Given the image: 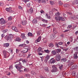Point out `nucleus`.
Returning a JSON list of instances; mask_svg holds the SVG:
<instances>
[{
  "label": "nucleus",
  "instance_id": "obj_1",
  "mask_svg": "<svg viewBox=\"0 0 78 78\" xmlns=\"http://www.w3.org/2000/svg\"><path fill=\"white\" fill-rule=\"evenodd\" d=\"M15 67L17 70L19 71L20 72H22V70H21L22 69V63H20H20L15 65Z\"/></svg>",
  "mask_w": 78,
  "mask_h": 78
},
{
  "label": "nucleus",
  "instance_id": "obj_27",
  "mask_svg": "<svg viewBox=\"0 0 78 78\" xmlns=\"http://www.w3.org/2000/svg\"><path fill=\"white\" fill-rule=\"evenodd\" d=\"M43 41L44 43H47V39L44 38L43 39Z\"/></svg>",
  "mask_w": 78,
  "mask_h": 78
},
{
  "label": "nucleus",
  "instance_id": "obj_20",
  "mask_svg": "<svg viewBox=\"0 0 78 78\" xmlns=\"http://www.w3.org/2000/svg\"><path fill=\"white\" fill-rule=\"evenodd\" d=\"M55 37L56 36H55V34H53L51 35L50 38L52 39H53L55 38Z\"/></svg>",
  "mask_w": 78,
  "mask_h": 78
},
{
  "label": "nucleus",
  "instance_id": "obj_61",
  "mask_svg": "<svg viewBox=\"0 0 78 78\" xmlns=\"http://www.w3.org/2000/svg\"><path fill=\"white\" fill-rule=\"evenodd\" d=\"M64 7H67L68 6V5L67 4H65L64 5Z\"/></svg>",
  "mask_w": 78,
  "mask_h": 78
},
{
  "label": "nucleus",
  "instance_id": "obj_56",
  "mask_svg": "<svg viewBox=\"0 0 78 78\" xmlns=\"http://www.w3.org/2000/svg\"><path fill=\"white\" fill-rule=\"evenodd\" d=\"M55 45H56V46H57V47L59 48V45H58V43H56Z\"/></svg>",
  "mask_w": 78,
  "mask_h": 78
},
{
  "label": "nucleus",
  "instance_id": "obj_30",
  "mask_svg": "<svg viewBox=\"0 0 78 78\" xmlns=\"http://www.w3.org/2000/svg\"><path fill=\"white\" fill-rule=\"evenodd\" d=\"M48 46L49 47L52 48L53 47V46H54V45H53V43H50L49 44Z\"/></svg>",
  "mask_w": 78,
  "mask_h": 78
},
{
  "label": "nucleus",
  "instance_id": "obj_16",
  "mask_svg": "<svg viewBox=\"0 0 78 78\" xmlns=\"http://www.w3.org/2000/svg\"><path fill=\"white\" fill-rule=\"evenodd\" d=\"M57 66H59L60 70H62V68L63 67V65H61L59 63H58L57 64Z\"/></svg>",
  "mask_w": 78,
  "mask_h": 78
},
{
  "label": "nucleus",
  "instance_id": "obj_57",
  "mask_svg": "<svg viewBox=\"0 0 78 78\" xmlns=\"http://www.w3.org/2000/svg\"><path fill=\"white\" fill-rule=\"evenodd\" d=\"M27 68H25L24 69V72H27Z\"/></svg>",
  "mask_w": 78,
  "mask_h": 78
},
{
  "label": "nucleus",
  "instance_id": "obj_8",
  "mask_svg": "<svg viewBox=\"0 0 78 78\" xmlns=\"http://www.w3.org/2000/svg\"><path fill=\"white\" fill-rule=\"evenodd\" d=\"M61 59V55L59 54L57 55L56 57V60L57 61H59Z\"/></svg>",
  "mask_w": 78,
  "mask_h": 78
},
{
  "label": "nucleus",
  "instance_id": "obj_37",
  "mask_svg": "<svg viewBox=\"0 0 78 78\" xmlns=\"http://www.w3.org/2000/svg\"><path fill=\"white\" fill-rule=\"evenodd\" d=\"M44 70H45L46 72H48V67H45L44 68Z\"/></svg>",
  "mask_w": 78,
  "mask_h": 78
},
{
  "label": "nucleus",
  "instance_id": "obj_46",
  "mask_svg": "<svg viewBox=\"0 0 78 78\" xmlns=\"http://www.w3.org/2000/svg\"><path fill=\"white\" fill-rule=\"evenodd\" d=\"M72 27V26L71 25H69L68 27V28H71Z\"/></svg>",
  "mask_w": 78,
  "mask_h": 78
},
{
  "label": "nucleus",
  "instance_id": "obj_52",
  "mask_svg": "<svg viewBox=\"0 0 78 78\" xmlns=\"http://www.w3.org/2000/svg\"><path fill=\"white\" fill-rule=\"evenodd\" d=\"M40 34H41V32H40V31H38L37 33V36H39L40 35Z\"/></svg>",
  "mask_w": 78,
  "mask_h": 78
},
{
  "label": "nucleus",
  "instance_id": "obj_17",
  "mask_svg": "<svg viewBox=\"0 0 78 78\" xmlns=\"http://www.w3.org/2000/svg\"><path fill=\"white\" fill-rule=\"evenodd\" d=\"M45 17L46 18L48 19H51V16L48 13L46 14Z\"/></svg>",
  "mask_w": 78,
  "mask_h": 78
},
{
  "label": "nucleus",
  "instance_id": "obj_58",
  "mask_svg": "<svg viewBox=\"0 0 78 78\" xmlns=\"http://www.w3.org/2000/svg\"><path fill=\"white\" fill-rule=\"evenodd\" d=\"M52 11L53 12L55 11H58V10H57V9H52Z\"/></svg>",
  "mask_w": 78,
  "mask_h": 78
},
{
  "label": "nucleus",
  "instance_id": "obj_2",
  "mask_svg": "<svg viewBox=\"0 0 78 78\" xmlns=\"http://www.w3.org/2000/svg\"><path fill=\"white\" fill-rule=\"evenodd\" d=\"M13 37V35L12 34H10L9 36L6 35L4 37V39L7 41H10L11 39Z\"/></svg>",
  "mask_w": 78,
  "mask_h": 78
},
{
  "label": "nucleus",
  "instance_id": "obj_35",
  "mask_svg": "<svg viewBox=\"0 0 78 78\" xmlns=\"http://www.w3.org/2000/svg\"><path fill=\"white\" fill-rule=\"evenodd\" d=\"M27 34H28V36H33V34L30 32L28 33Z\"/></svg>",
  "mask_w": 78,
  "mask_h": 78
},
{
  "label": "nucleus",
  "instance_id": "obj_62",
  "mask_svg": "<svg viewBox=\"0 0 78 78\" xmlns=\"http://www.w3.org/2000/svg\"><path fill=\"white\" fill-rule=\"evenodd\" d=\"M75 18L78 19V15L75 16Z\"/></svg>",
  "mask_w": 78,
  "mask_h": 78
},
{
  "label": "nucleus",
  "instance_id": "obj_14",
  "mask_svg": "<svg viewBox=\"0 0 78 78\" xmlns=\"http://www.w3.org/2000/svg\"><path fill=\"white\" fill-rule=\"evenodd\" d=\"M12 29L13 30H14L15 31H16V32H18V30H17V29L16 27L15 26H13L12 27Z\"/></svg>",
  "mask_w": 78,
  "mask_h": 78
},
{
  "label": "nucleus",
  "instance_id": "obj_50",
  "mask_svg": "<svg viewBox=\"0 0 78 78\" xmlns=\"http://www.w3.org/2000/svg\"><path fill=\"white\" fill-rule=\"evenodd\" d=\"M48 0H47V1H48ZM42 2L44 3H46V1H45V0H42Z\"/></svg>",
  "mask_w": 78,
  "mask_h": 78
},
{
  "label": "nucleus",
  "instance_id": "obj_33",
  "mask_svg": "<svg viewBox=\"0 0 78 78\" xmlns=\"http://www.w3.org/2000/svg\"><path fill=\"white\" fill-rule=\"evenodd\" d=\"M55 14L56 16H60L61 15V13L58 12L57 13H55Z\"/></svg>",
  "mask_w": 78,
  "mask_h": 78
},
{
  "label": "nucleus",
  "instance_id": "obj_59",
  "mask_svg": "<svg viewBox=\"0 0 78 78\" xmlns=\"http://www.w3.org/2000/svg\"><path fill=\"white\" fill-rule=\"evenodd\" d=\"M1 36H2V37H4V36H5V34H2Z\"/></svg>",
  "mask_w": 78,
  "mask_h": 78
},
{
  "label": "nucleus",
  "instance_id": "obj_48",
  "mask_svg": "<svg viewBox=\"0 0 78 78\" xmlns=\"http://www.w3.org/2000/svg\"><path fill=\"white\" fill-rule=\"evenodd\" d=\"M63 44V43L62 42H59L58 43V44L59 45H62Z\"/></svg>",
  "mask_w": 78,
  "mask_h": 78
},
{
  "label": "nucleus",
  "instance_id": "obj_3",
  "mask_svg": "<svg viewBox=\"0 0 78 78\" xmlns=\"http://www.w3.org/2000/svg\"><path fill=\"white\" fill-rule=\"evenodd\" d=\"M3 55L4 56V58H6L7 57V58H8V57L9 56L10 54L8 51L4 50L3 51Z\"/></svg>",
  "mask_w": 78,
  "mask_h": 78
},
{
  "label": "nucleus",
  "instance_id": "obj_47",
  "mask_svg": "<svg viewBox=\"0 0 78 78\" xmlns=\"http://www.w3.org/2000/svg\"><path fill=\"white\" fill-rule=\"evenodd\" d=\"M53 32L55 34H56V33H57V31L56 30H55V29H53Z\"/></svg>",
  "mask_w": 78,
  "mask_h": 78
},
{
  "label": "nucleus",
  "instance_id": "obj_13",
  "mask_svg": "<svg viewBox=\"0 0 78 78\" xmlns=\"http://www.w3.org/2000/svg\"><path fill=\"white\" fill-rule=\"evenodd\" d=\"M37 51L38 53L39 52H42V53H44V51H42V48L41 47H39L37 50Z\"/></svg>",
  "mask_w": 78,
  "mask_h": 78
},
{
  "label": "nucleus",
  "instance_id": "obj_28",
  "mask_svg": "<svg viewBox=\"0 0 78 78\" xmlns=\"http://www.w3.org/2000/svg\"><path fill=\"white\" fill-rule=\"evenodd\" d=\"M11 9V8L9 7V8H7L5 10L8 12H9L10 11Z\"/></svg>",
  "mask_w": 78,
  "mask_h": 78
},
{
  "label": "nucleus",
  "instance_id": "obj_44",
  "mask_svg": "<svg viewBox=\"0 0 78 78\" xmlns=\"http://www.w3.org/2000/svg\"><path fill=\"white\" fill-rule=\"evenodd\" d=\"M61 61H63L64 62H65V61H66V58H62L61 59Z\"/></svg>",
  "mask_w": 78,
  "mask_h": 78
},
{
  "label": "nucleus",
  "instance_id": "obj_9",
  "mask_svg": "<svg viewBox=\"0 0 78 78\" xmlns=\"http://www.w3.org/2000/svg\"><path fill=\"white\" fill-rule=\"evenodd\" d=\"M50 55H47L45 58V60H44L45 62L46 63V62L48 61V59H50Z\"/></svg>",
  "mask_w": 78,
  "mask_h": 78
},
{
  "label": "nucleus",
  "instance_id": "obj_60",
  "mask_svg": "<svg viewBox=\"0 0 78 78\" xmlns=\"http://www.w3.org/2000/svg\"><path fill=\"white\" fill-rule=\"evenodd\" d=\"M75 34L76 35L78 34V31H76V32L75 33Z\"/></svg>",
  "mask_w": 78,
  "mask_h": 78
},
{
  "label": "nucleus",
  "instance_id": "obj_11",
  "mask_svg": "<svg viewBox=\"0 0 78 78\" xmlns=\"http://www.w3.org/2000/svg\"><path fill=\"white\" fill-rule=\"evenodd\" d=\"M41 40V36H40L38 37L37 40L35 41V42L36 43H37V42H40Z\"/></svg>",
  "mask_w": 78,
  "mask_h": 78
},
{
  "label": "nucleus",
  "instance_id": "obj_55",
  "mask_svg": "<svg viewBox=\"0 0 78 78\" xmlns=\"http://www.w3.org/2000/svg\"><path fill=\"white\" fill-rule=\"evenodd\" d=\"M42 26L43 27H46V24H43L42 25Z\"/></svg>",
  "mask_w": 78,
  "mask_h": 78
},
{
  "label": "nucleus",
  "instance_id": "obj_15",
  "mask_svg": "<svg viewBox=\"0 0 78 78\" xmlns=\"http://www.w3.org/2000/svg\"><path fill=\"white\" fill-rule=\"evenodd\" d=\"M4 46V47H8L9 46V43H5L3 44Z\"/></svg>",
  "mask_w": 78,
  "mask_h": 78
},
{
  "label": "nucleus",
  "instance_id": "obj_34",
  "mask_svg": "<svg viewBox=\"0 0 78 78\" xmlns=\"http://www.w3.org/2000/svg\"><path fill=\"white\" fill-rule=\"evenodd\" d=\"M44 51L45 52V53H49L50 52V51H49L48 50H44Z\"/></svg>",
  "mask_w": 78,
  "mask_h": 78
},
{
  "label": "nucleus",
  "instance_id": "obj_26",
  "mask_svg": "<svg viewBox=\"0 0 78 78\" xmlns=\"http://www.w3.org/2000/svg\"><path fill=\"white\" fill-rule=\"evenodd\" d=\"M61 51V49L60 48L57 49L56 50V51L57 53H59Z\"/></svg>",
  "mask_w": 78,
  "mask_h": 78
},
{
  "label": "nucleus",
  "instance_id": "obj_29",
  "mask_svg": "<svg viewBox=\"0 0 78 78\" xmlns=\"http://www.w3.org/2000/svg\"><path fill=\"white\" fill-rule=\"evenodd\" d=\"M24 48L25 49H26V50H28V51H29V50H30V48H28V47L27 46H24Z\"/></svg>",
  "mask_w": 78,
  "mask_h": 78
},
{
  "label": "nucleus",
  "instance_id": "obj_31",
  "mask_svg": "<svg viewBox=\"0 0 78 78\" xmlns=\"http://www.w3.org/2000/svg\"><path fill=\"white\" fill-rule=\"evenodd\" d=\"M44 23H47V20H44V19H42L41 20Z\"/></svg>",
  "mask_w": 78,
  "mask_h": 78
},
{
  "label": "nucleus",
  "instance_id": "obj_18",
  "mask_svg": "<svg viewBox=\"0 0 78 78\" xmlns=\"http://www.w3.org/2000/svg\"><path fill=\"white\" fill-rule=\"evenodd\" d=\"M51 54L53 56L55 55L56 54V51L55 50L52 51H51Z\"/></svg>",
  "mask_w": 78,
  "mask_h": 78
},
{
  "label": "nucleus",
  "instance_id": "obj_24",
  "mask_svg": "<svg viewBox=\"0 0 78 78\" xmlns=\"http://www.w3.org/2000/svg\"><path fill=\"white\" fill-rule=\"evenodd\" d=\"M22 25H26V24H27V21H25V20L22 21Z\"/></svg>",
  "mask_w": 78,
  "mask_h": 78
},
{
  "label": "nucleus",
  "instance_id": "obj_53",
  "mask_svg": "<svg viewBox=\"0 0 78 78\" xmlns=\"http://www.w3.org/2000/svg\"><path fill=\"white\" fill-rule=\"evenodd\" d=\"M24 45H25L24 44H20L19 45V47H23V46H24Z\"/></svg>",
  "mask_w": 78,
  "mask_h": 78
},
{
  "label": "nucleus",
  "instance_id": "obj_22",
  "mask_svg": "<svg viewBox=\"0 0 78 78\" xmlns=\"http://www.w3.org/2000/svg\"><path fill=\"white\" fill-rule=\"evenodd\" d=\"M77 67V65H74L71 67V68L72 69H76Z\"/></svg>",
  "mask_w": 78,
  "mask_h": 78
},
{
  "label": "nucleus",
  "instance_id": "obj_54",
  "mask_svg": "<svg viewBox=\"0 0 78 78\" xmlns=\"http://www.w3.org/2000/svg\"><path fill=\"white\" fill-rule=\"evenodd\" d=\"M18 8L20 9H22V7L21 6H19Z\"/></svg>",
  "mask_w": 78,
  "mask_h": 78
},
{
  "label": "nucleus",
  "instance_id": "obj_10",
  "mask_svg": "<svg viewBox=\"0 0 78 78\" xmlns=\"http://www.w3.org/2000/svg\"><path fill=\"white\" fill-rule=\"evenodd\" d=\"M49 62L51 64H53L56 62V60L54 59V58H52L49 61Z\"/></svg>",
  "mask_w": 78,
  "mask_h": 78
},
{
  "label": "nucleus",
  "instance_id": "obj_43",
  "mask_svg": "<svg viewBox=\"0 0 78 78\" xmlns=\"http://www.w3.org/2000/svg\"><path fill=\"white\" fill-rule=\"evenodd\" d=\"M9 51L11 53H12V49H9Z\"/></svg>",
  "mask_w": 78,
  "mask_h": 78
},
{
  "label": "nucleus",
  "instance_id": "obj_38",
  "mask_svg": "<svg viewBox=\"0 0 78 78\" xmlns=\"http://www.w3.org/2000/svg\"><path fill=\"white\" fill-rule=\"evenodd\" d=\"M27 60L26 59H24L22 61V62H23V63H27Z\"/></svg>",
  "mask_w": 78,
  "mask_h": 78
},
{
  "label": "nucleus",
  "instance_id": "obj_6",
  "mask_svg": "<svg viewBox=\"0 0 78 78\" xmlns=\"http://www.w3.org/2000/svg\"><path fill=\"white\" fill-rule=\"evenodd\" d=\"M0 23L1 25H4L6 23V21L3 18H2L0 19Z\"/></svg>",
  "mask_w": 78,
  "mask_h": 78
},
{
  "label": "nucleus",
  "instance_id": "obj_19",
  "mask_svg": "<svg viewBox=\"0 0 78 78\" xmlns=\"http://www.w3.org/2000/svg\"><path fill=\"white\" fill-rule=\"evenodd\" d=\"M28 12L30 14H31V13H33V8H30V9L28 11Z\"/></svg>",
  "mask_w": 78,
  "mask_h": 78
},
{
  "label": "nucleus",
  "instance_id": "obj_40",
  "mask_svg": "<svg viewBox=\"0 0 78 78\" xmlns=\"http://www.w3.org/2000/svg\"><path fill=\"white\" fill-rule=\"evenodd\" d=\"M23 2H24L25 3H27V2H29L30 0H23Z\"/></svg>",
  "mask_w": 78,
  "mask_h": 78
},
{
  "label": "nucleus",
  "instance_id": "obj_42",
  "mask_svg": "<svg viewBox=\"0 0 78 78\" xmlns=\"http://www.w3.org/2000/svg\"><path fill=\"white\" fill-rule=\"evenodd\" d=\"M8 31V29H6L5 30H4L3 31V33H5L6 32Z\"/></svg>",
  "mask_w": 78,
  "mask_h": 78
},
{
  "label": "nucleus",
  "instance_id": "obj_7",
  "mask_svg": "<svg viewBox=\"0 0 78 78\" xmlns=\"http://www.w3.org/2000/svg\"><path fill=\"white\" fill-rule=\"evenodd\" d=\"M21 37L22 39H27V37H25V34L24 33H21L20 36Z\"/></svg>",
  "mask_w": 78,
  "mask_h": 78
},
{
  "label": "nucleus",
  "instance_id": "obj_5",
  "mask_svg": "<svg viewBox=\"0 0 78 78\" xmlns=\"http://www.w3.org/2000/svg\"><path fill=\"white\" fill-rule=\"evenodd\" d=\"M52 69L51 70V72H56L58 71V69L55 66L53 65L52 66Z\"/></svg>",
  "mask_w": 78,
  "mask_h": 78
},
{
  "label": "nucleus",
  "instance_id": "obj_25",
  "mask_svg": "<svg viewBox=\"0 0 78 78\" xmlns=\"http://www.w3.org/2000/svg\"><path fill=\"white\" fill-rule=\"evenodd\" d=\"M33 23H37V20L36 19H34L32 21Z\"/></svg>",
  "mask_w": 78,
  "mask_h": 78
},
{
  "label": "nucleus",
  "instance_id": "obj_63",
  "mask_svg": "<svg viewBox=\"0 0 78 78\" xmlns=\"http://www.w3.org/2000/svg\"><path fill=\"white\" fill-rule=\"evenodd\" d=\"M40 78H45V77H44L42 76H40Z\"/></svg>",
  "mask_w": 78,
  "mask_h": 78
},
{
  "label": "nucleus",
  "instance_id": "obj_64",
  "mask_svg": "<svg viewBox=\"0 0 78 78\" xmlns=\"http://www.w3.org/2000/svg\"><path fill=\"white\" fill-rule=\"evenodd\" d=\"M38 54L39 55H42V53L41 52H39Z\"/></svg>",
  "mask_w": 78,
  "mask_h": 78
},
{
  "label": "nucleus",
  "instance_id": "obj_4",
  "mask_svg": "<svg viewBox=\"0 0 78 78\" xmlns=\"http://www.w3.org/2000/svg\"><path fill=\"white\" fill-rule=\"evenodd\" d=\"M55 19L57 22L60 21V20H62V21H65V20H66V19L62 17H60L59 18L58 17H55Z\"/></svg>",
  "mask_w": 78,
  "mask_h": 78
},
{
  "label": "nucleus",
  "instance_id": "obj_51",
  "mask_svg": "<svg viewBox=\"0 0 78 78\" xmlns=\"http://www.w3.org/2000/svg\"><path fill=\"white\" fill-rule=\"evenodd\" d=\"M26 76L28 77V78H29V77L30 76V74H26Z\"/></svg>",
  "mask_w": 78,
  "mask_h": 78
},
{
  "label": "nucleus",
  "instance_id": "obj_36",
  "mask_svg": "<svg viewBox=\"0 0 78 78\" xmlns=\"http://www.w3.org/2000/svg\"><path fill=\"white\" fill-rule=\"evenodd\" d=\"M58 3H59V5L60 6H61V5H62L63 4V3H62V2H61L60 1H58Z\"/></svg>",
  "mask_w": 78,
  "mask_h": 78
},
{
  "label": "nucleus",
  "instance_id": "obj_21",
  "mask_svg": "<svg viewBox=\"0 0 78 78\" xmlns=\"http://www.w3.org/2000/svg\"><path fill=\"white\" fill-rule=\"evenodd\" d=\"M15 41H17L18 42H20L21 38L19 37H17L16 38Z\"/></svg>",
  "mask_w": 78,
  "mask_h": 78
},
{
  "label": "nucleus",
  "instance_id": "obj_32",
  "mask_svg": "<svg viewBox=\"0 0 78 78\" xmlns=\"http://www.w3.org/2000/svg\"><path fill=\"white\" fill-rule=\"evenodd\" d=\"M50 3L51 5H53L54 4H55V2H54V1H50Z\"/></svg>",
  "mask_w": 78,
  "mask_h": 78
},
{
  "label": "nucleus",
  "instance_id": "obj_49",
  "mask_svg": "<svg viewBox=\"0 0 78 78\" xmlns=\"http://www.w3.org/2000/svg\"><path fill=\"white\" fill-rule=\"evenodd\" d=\"M40 58H41V61H43L44 60V57H40Z\"/></svg>",
  "mask_w": 78,
  "mask_h": 78
},
{
  "label": "nucleus",
  "instance_id": "obj_39",
  "mask_svg": "<svg viewBox=\"0 0 78 78\" xmlns=\"http://www.w3.org/2000/svg\"><path fill=\"white\" fill-rule=\"evenodd\" d=\"M30 3H28L27 4V7H28V8H30Z\"/></svg>",
  "mask_w": 78,
  "mask_h": 78
},
{
  "label": "nucleus",
  "instance_id": "obj_41",
  "mask_svg": "<svg viewBox=\"0 0 78 78\" xmlns=\"http://www.w3.org/2000/svg\"><path fill=\"white\" fill-rule=\"evenodd\" d=\"M12 16H10L8 17V20H12Z\"/></svg>",
  "mask_w": 78,
  "mask_h": 78
},
{
  "label": "nucleus",
  "instance_id": "obj_23",
  "mask_svg": "<svg viewBox=\"0 0 78 78\" xmlns=\"http://www.w3.org/2000/svg\"><path fill=\"white\" fill-rule=\"evenodd\" d=\"M28 51V49H25L23 51H21V52L22 53H26Z\"/></svg>",
  "mask_w": 78,
  "mask_h": 78
},
{
  "label": "nucleus",
  "instance_id": "obj_12",
  "mask_svg": "<svg viewBox=\"0 0 78 78\" xmlns=\"http://www.w3.org/2000/svg\"><path fill=\"white\" fill-rule=\"evenodd\" d=\"M77 54H78V52L76 51L75 52L73 55L74 59H76L78 58V56H77Z\"/></svg>",
  "mask_w": 78,
  "mask_h": 78
},
{
  "label": "nucleus",
  "instance_id": "obj_45",
  "mask_svg": "<svg viewBox=\"0 0 78 78\" xmlns=\"http://www.w3.org/2000/svg\"><path fill=\"white\" fill-rule=\"evenodd\" d=\"M9 70H12V66H9Z\"/></svg>",
  "mask_w": 78,
  "mask_h": 78
}]
</instances>
